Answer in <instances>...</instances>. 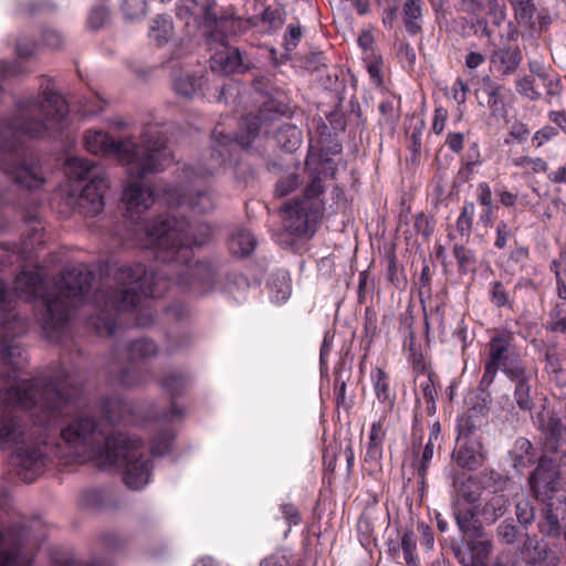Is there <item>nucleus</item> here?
<instances>
[{
  "label": "nucleus",
  "instance_id": "obj_1",
  "mask_svg": "<svg viewBox=\"0 0 566 566\" xmlns=\"http://www.w3.org/2000/svg\"><path fill=\"white\" fill-rule=\"evenodd\" d=\"M155 243V258L165 265L157 273H148L145 265L134 263L118 268L114 274L118 290H97L94 295L96 313L88 324L101 336L115 333L117 315L135 310L147 297H160L168 281L196 296L212 293L217 285V269L209 261L191 264L192 245H203L211 237L207 223L191 224L185 218L160 216L144 227Z\"/></svg>",
  "mask_w": 566,
  "mask_h": 566
},
{
  "label": "nucleus",
  "instance_id": "obj_2",
  "mask_svg": "<svg viewBox=\"0 0 566 566\" xmlns=\"http://www.w3.org/2000/svg\"><path fill=\"white\" fill-rule=\"evenodd\" d=\"M67 114L64 97L49 87L38 97L21 99L18 114L0 123V172L21 187L40 188L44 182L40 165L33 159H18L15 153L22 146V137H44L60 129Z\"/></svg>",
  "mask_w": 566,
  "mask_h": 566
},
{
  "label": "nucleus",
  "instance_id": "obj_3",
  "mask_svg": "<svg viewBox=\"0 0 566 566\" xmlns=\"http://www.w3.org/2000/svg\"><path fill=\"white\" fill-rule=\"evenodd\" d=\"M85 148L95 155L114 156L126 167L128 176L135 181L127 185L123 192V201L132 219L138 217L154 203V193L145 188L139 179L164 170L171 160V151L167 147V138L158 125L144 127L140 143L132 138L114 140L101 130H88L84 136Z\"/></svg>",
  "mask_w": 566,
  "mask_h": 566
},
{
  "label": "nucleus",
  "instance_id": "obj_4",
  "mask_svg": "<svg viewBox=\"0 0 566 566\" xmlns=\"http://www.w3.org/2000/svg\"><path fill=\"white\" fill-rule=\"evenodd\" d=\"M62 440L78 453L80 449L105 470L123 468L124 481L132 490L149 483L151 460L140 439L122 432L108 434L94 417L80 413L60 431Z\"/></svg>",
  "mask_w": 566,
  "mask_h": 566
},
{
  "label": "nucleus",
  "instance_id": "obj_5",
  "mask_svg": "<svg viewBox=\"0 0 566 566\" xmlns=\"http://www.w3.org/2000/svg\"><path fill=\"white\" fill-rule=\"evenodd\" d=\"M94 281L84 264L65 268L51 289L43 283L40 269H24L15 277L14 290L20 298L41 300V321L48 333L62 331L71 319L73 308L85 302Z\"/></svg>",
  "mask_w": 566,
  "mask_h": 566
},
{
  "label": "nucleus",
  "instance_id": "obj_6",
  "mask_svg": "<svg viewBox=\"0 0 566 566\" xmlns=\"http://www.w3.org/2000/svg\"><path fill=\"white\" fill-rule=\"evenodd\" d=\"M287 112L289 107L285 104L269 99L263 103L258 114H249L242 118L240 133L234 138L223 128L217 126L212 132L210 154L193 165H185L178 169L179 177L188 184L193 179L206 181L209 177L222 172L237 161L238 147L248 149L261 132L269 134V126Z\"/></svg>",
  "mask_w": 566,
  "mask_h": 566
},
{
  "label": "nucleus",
  "instance_id": "obj_7",
  "mask_svg": "<svg viewBox=\"0 0 566 566\" xmlns=\"http://www.w3.org/2000/svg\"><path fill=\"white\" fill-rule=\"evenodd\" d=\"M78 395L80 388L62 370L50 377L27 379L6 390L0 389V403L27 411L34 424L50 429L61 421Z\"/></svg>",
  "mask_w": 566,
  "mask_h": 566
},
{
  "label": "nucleus",
  "instance_id": "obj_8",
  "mask_svg": "<svg viewBox=\"0 0 566 566\" xmlns=\"http://www.w3.org/2000/svg\"><path fill=\"white\" fill-rule=\"evenodd\" d=\"M0 448H13L9 463L24 482H33L44 468L41 443L33 442L21 421L10 411L0 412Z\"/></svg>",
  "mask_w": 566,
  "mask_h": 566
},
{
  "label": "nucleus",
  "instance_id": "obj_9",
  "mask_svg": "<svg viewBox=\"0 0 566 566\" xmlns=\"http://www.w3.org/2000/svg\"><path fill=\"white\" fill-rule=\"evenodd\" d=\"M326 174L313 175L305 186L303 196L285 205L284 231L298 239H310L321 222L325 202L321 198L325 191Z\"/></svg>",
  "mask_w": 566,
  "mask_h": 566
},
{
  "label": "nucleus",
  "instance_id": "obj_10",
  "mask_svg": "<svg viewBox=\"0 0 566 566\" xmlns=\"http://www.w3.org/2000/svg\"><path fill=\"white\" fill-rule=\"evenodd\" d=\"M157 353L158 347L151 339L143 337L129 342L125 350L120 354V358L128 360L132 365L122 367L115 381L127 388L144 384L147 380V374L136 367L134 363L151 358L156 356Z\"/></svg>",
  "mask_w": 566,
  "mask_h": 566
},
{
  "label": "nucleus",
  "instance_id": "obj_11",
  "mask_svg": "<svg viewBox=\"0 0 566 566\" xmlns=\"http://www.w3.org/2000/svg\"><path fill=\"white\" fill-rule=\"evenodd\" d=\"M559 454L543 451L537 467L528 478L532 492L537 500L546 501L559 490V479L564 468L559 465Z\"/></svg>",
  "mask_w": 566,
  "mask_h": 566
},
{
  "label": "nucleus",
  "instance_id": "obj_12",
  "mask_svg": "<svg viewBox=\"0 0 566 566\" xmlns=\"http://www.w3.org/2000/svg\"><path fill=\"white\" fill-rule=\"evenodd\" d=\"M222 24L221 20L218 24H212L211 28H203V34L207 36L210 49L212 50L213 45L221 46L210 57L211 70L230 74L248 69L243 63L241 51L227 44V36L221 32Z\"/></svg>",
  "mask_w": 566,
  "mask_h": 566
},
{
  "label": "nucleus",
  "instance_id": "obj_13",
  "mask_svg": "<svg viewBox=\"0 0 566 566\" xmlns=\"http://www.w3.org/2000/svg\"><path fill=\"white\" fill-rule=\"evenodd\" d=\"M177 184L165 189L166 200L171 206L188 205L193 212L206 213L214 208V197L208 189H193L205 180L193 179L184 182L177 175Z\"/></svg>",
  "mask_w": 566,
  "mask_h": 566
},
{
  "label": "nucleus",
  "instance_id": "obj_14",
  "mask_svg": "<svg viewBox=\"0 0 566 566\" xmlns=\"http://www.w3.org/2000/svg\"><path fill=\"white\" fill-rule=\"evenodd\" d=\"M509 3L517 24L533 32H545L553 22L549 10L543 7L538 8L535 0H510Z\"/></svg>",
  "mask_w": 566,
  "mask_h": 566
},
{
  "label": "nucleus",
  "instance_id": "obj_15",
  "mask_svg": "<svg viewBox=\"0 0 566 566\" xmlns=\"http://www.w3.org/2000/svg\"><path fill=\"white\" fill-rule=\"evenodd\" d=\"M505 376L512 380L514 385V400L517 407L523 411H531L534 407L535 388L534 370L524 366H506Z\"/></svg>",
  "mask_w": 566,
  "mask_h": 566
},
{
  "label": "nucleus",
  "instance_id": "obj_16",
  "mask_svg": "<svg viewBox=\"0 0 566 566\" xmlns=\"http://www.w3.org/2000/svg\"><path fill=\"white\" fill-rule=\"evenodd\" d=\"M535 423L544 436L543 451L551 452V454H559L566 451L563 448L565 442L563 436L566 428L556 413L543 409L536 415Z\"/></svg>",
  "mask_w": 566,
  "mask_h": 566
},
{
  "label": "nucleus",
  "instance_id": "obj_17",
  "mask_svg": "<svg viewBox=\"0 0 566 566\" xmlns=\"http://www.w3.org/2000/svg\"><path fill=\"white\" fill-rule=\"evenodd\" d=\"M108 182L104 175H95L82 189L76 199V209L81 214L95 217L104 209V195Z\"/></svg>",
  "mask_w": 566,
  "mask_h": 566
},
{
  "label": "nucleus",
  "instance_id": "obj_18",
  "mask_svg": "<svg viewBox=\"0 0 566 566\" xmlns=\"http://www.w3.org/2000/svg\"><path fill=\"white\" fill-rule=\"evenodd\" d=\"M40 44L30 33L22 31L14 39V52L18 61L0 62V71L4 77L14 76L20 74L22 70V62L34 59L39 52Z\"/></svg>",
  "mask_w": 566,
  "mask_h": 566
},
{
  "label": "nucleus",
  "instance_id": "obj_19",
  "mask_svg": "<svg viewBox=\"0 0 566 566\" xmlns=\"http://www.w3.org/2000/svg\"><path fill=\"white\" fill-rule=\"evenodd\" d=\"M513 336L511 333L502 332L493 336L490 340L489 360L496 363L501 366L502 371L505 374L507 366H524L518 355L510 352Z\"/></svg>",
  "mask_w": 566,
  "mask_h": 566
},
{
  "label": "nucleus",
  "instance_id": "obj_20",
  "mask_svg": "<svg viewBox=\"0 0 566 566\" xmlns=\"http://www.w3.org/2000/svg\"><path fill=\"white\" fill-rule=\"evenodd\" d=\"M491 66L502 75L515 73L522 62V53L517 45L504 43L493 49L489 56Z\"/></svg>",
  "mask_w": 566,
  "mask_h": 566
},
{
  "label": "nucleus",
  "instance_id": "obj_21",
  "mask_svg": "<svg viewBox=\"0 0 566 566\" xmlns=\"http://www.w3.org/2000/svg\"><path fill=\"white\" fill-rule=\"evenodd\" d=\"M453 460L462 469H478L483 462L482 444L476 439L458 438Z\"/></svg>",
  "mask_w": 566,
  "mask_h": 566
},
{
  "label": "nucleus",
  "instance_id": "obj_22",
  "mask_svg": "<svg viewBox=\"0 0 566 566\" xmlns=\"http://www.w3.org/2000/svg\"><path fill=\"white\" fill-rule=\"evenodd\" d=\"M427 11L423 0H405L400 9V18L406 32L410 36L421 34Z\"/></svg>",
  "mask_w": 566,
  "mask_h": 566
},
{
  "label": "nucleus",
  "instance_id": "obj_23",
  "mask_svg": "<svg viewBox=\"0 0 566 566\" xmlns=\"http://www.w3.org/2000/svg\"><path fill=\"white\" fill-rule=\"evenodd\" d=\"M0 324L7 332H11L17 326V332L12 331L13 334H22L28 329V324L24 318L19 316L14 311V302L10 298L8 289L2 280H0Z\"/></svg>",
  "mask_w": 566,
  "mask_h": 566
},
{
  "label": "nucleus",
  "instance_id": "obj_24",
  "mask_svg": "<svg viewBox=\"0 0 566 566\" xmlns=\"http://www.w3.org/2000/svg\"><path fill=\"white\" fill-rule=\"evenodd\" d=\"M510 506V500L505 494L493 493L478 510V513L486 524H494L509 512Z\"/></svg>",
  "mask_w": 566,
  "mask_h": 566
},
{
  "label": "nucleus",
  "instance_id": "obj_25",
  "mask_svg": "<svg viewBox=\"0 0 566 566\" xmlns=\"http://www.w3.org/2000/svg\"><path fill=\"white\" fill-rule=\"evenodd\" d=\"M334 376L336 406L349 410L353 406V399L347 398V381L352 377L350 366H347L345 361H340L335 368Z\"/></svg>",
  "mask_w": 566,
  "mask_h": 566
},
{
  "label": "nucleus",
  "instance_id": "obj_26",
  "mask_svg": "<svg viewBox=\"0 0 566 566\" xmlns=\"http://www.w3.org/2000/svg\"><path fill=\"white\" fill-rule=\"evenodd\" d=\"M462 541L472 558L486 560L493 552V542L484 528L462 537Z\"/></svg>",
  "mask_w": 566,
  "mask_h": 566
},
{
  "label": "nucleus",
  "instance_id": "obj_27",
  "mask_svg": "<svg viewBox=\"0 0 566 566\" xmlns=\"http://www.w3.org/2000/svg\"><path fill=\"white\" fill-rule=\"evenodd\" d=\"M174 23L169 15H157L149 23L148 38L157 46H164L174 36Z\"/></svg>",
  "mask_w": 566,
  "mask_h": 566
},
{
  "label": "nucleus",
  "instance_id": "obj_28",
  "mask_svg": "<svg viewBox=\"0 0 566 566\" xmlns=\"http://www.w3.org/2000/svg\"><path fill=\"white\" fill-rule=\"evenodd\" d=\"M271 298L276 304L285 303L292 293L291 276L287 271L279 270L269 280Z\"/></svg>",
  "mask_w": 566,
  "mask_h": 566
},
{
  "label": "nucleus",
  "instance_id": "obj_29",
  "mask_svg": "<svg viewBox=\"0 0 566 566\" xmlns=\"http://www.w3.org/2000/svg\"><path fill=\"white\" fill-rule=\"evenodd\" d=\"M484 92L486 93V106L492 116L503 117L506 114L504 96L502 94L503 86L491 81L489 76L483 78Z\"/></svg>",
  "mask_w": 566,
  "mask_h": 566
},
{
  "label": "nucleus",
  "instance_id": "obj_30",
  "mask_svg": "<svg viewBox=\"0 0 566 566\" xmlns=\"http://www.w3.org/2000/svg\"><path fill=\"white\" fill-rule=\"evenodd\" d=\"M274 139L277 146L292 153L302 144V132L291 123H284L275 130Z\"/></svg>",
  "mask_w": 566,
  "mask_h": 566
},
{
  "label": "nucleus",
  "instance_id": "obj_31",
  "mask_svg": "<svg viewBox=\"0 0 566 566\" xmlns=\"http://www.w3.org/2000/svg\"><path fill=\"white\" fill-rule=\"evenodd\" d=\"M1 354L4 363L11 368V371H8V377L15 379L17 371L23 369L28 364L25 352L17 343H7L2 346Z\"/></svg>",
  "mask_w": 566,
  "mask_h": 566
},
{
  "label": "nucleus",
  "instance_id": "obj_32",
  "mask_svg": "<svg viewBox=\"0 0 566 566\" xmlns=\"http://www.w3.org/2000/svg\"><path fill=\"white\" fill-rule=\"evenodd\" d=\"M465 11L479 12L486 10L497 23L505 19V3L503 0H460Z\"/></svg>",
  "mask_w": 566,
  "mask_h": 566
},
{
  "label": "nucleus",
  "instance_id": "obj_33",
  "mask_svg": "<svg viewBox=\"0 0 566 566\" xmlns=\"http://www.w3.org/2000/svg\"><path fill=\"white\" fill-rule=\"evenodd\" d=\"M190 382V376L188 373L182 370H169L160 379V386L166 390L172 398L185 394Z\"/></svg>",
  "mask_w": 566,
  "mask_h": 566
},
{
  "label": "nucleus",
  "instance_id": "obj_34",
  "mask_svg": "<svg viewBox=\"0 0 566 566\" xmlns=\"http://www.w3.org/2000/svg\"><path fill=\"white\" fill-rule=\"evenodd\" d=\"M103 415L106 421L114 424L120 421H125L132 411L128 402L120 397H111L103 402Z\"/></svg>",
  "mask_w": 566,
  "mask_h": 566
},
{
  "label": "nucleus",
  "instance_id": "obj_35",
  "mask_svg": "<svg viewBox=\"0 0 566 566\" xmlns=\"http://www.w3.org/2000/svg\"><path fill=\"white\" fill-rule=\"evenodd\" d=\"M228 244L232 254L238 256H247L254 251L256 240L250 231L240 229L232 233Z\"/></svg>",
  "mask_w": 566,
  "mask_h": 566
},
{
  "label": "nucleus",
  "instance_id": "obj_36",
  "mask_svg": "<svg viewBox=\"0 0 566 566\" xmlns=\"http://www.w3.org/2000/svg\"><path fill=\"white\" fill-rule=\"evenodd\" d=\"M478 510L472 507H455L453 515L462 537L483 528L482 523L476 518Z\"/></svg>",
  "mask_w": 566,
  "mask_h": 566
},
{
  "label": "nucleus",
  "instance_id": "obj_37",
  "mask_svg": "<svg viewBox=\"0 0 566 566\" xmlns=\"http://www.w3.org/2000/svg\"><path fill=\"white\" fill-rule=\"evenodd\" d=\"M66 172L72 179L82 180L95 175H104V172L93 163L77 157L69 158L66 161Z\"/></svg>",
  "mask_w": 566,
  "mask_h": 566
},
{
  "label": "nucleus",
  "instance_id": "obj_38",
  "mask_svg": "<svg viewBox=\"0 0 566 566\" xmlns=\"http://www.w3.org/2000/svg\"><path fill=\"white\" fill-rule=\"evenodd\" d=\"M371 381L378 401L392 408L395 397L391 395L387 374L381 368H376L371 371Z\"/></svg>",
  "mask_w": 566,
  "mask_h": 566
},
{
  "label": "nucleus",
  "instance_id": "obj_39",
  "mask_svg": "<svg viewBox=\"0 0 566 566\" xmlns=\"http://www.w3.org/2000/svg\"><path fill=\"white\" fill-rule=\"evenodd\" d=\"M0 566H29L20 556L15 544L7 539L6 534L0 528Z\"/></svg>",
  "mask_w": 566,
  "mask_h": 566
},
{
  "label": "nucleus",
  "instance_id": "obj_40",
  "mask_svg": "<svg viewBox=\"0 0 566 566\" xmlns=\"http://www.w3.org/2000/svg\"><path fill=\"white\" fill-rule=\"evenodd\" d=\"M419 389L426 400V411L429 416H433L437 411L436 400L438 398V388L436 386L433 375L423 373L418 377Z\"/></svg>",
  "mask_w": 566,
  "mask_h": 566
},
{
  "label": "nucleus",
  "instance_id": "obj_41",
  "mask_svg": "<svg viewBox=\"0 0 566 566\" xmlns=\"http://www.w3.org/2000/svg\"><path fill=\"white\" fill-rule=\"evenodd\" d=\"M172 87L179 96L191 98L201 87V77L189 73L180 74L175 78Z\"/></svg>",
  "mask_w": 566,
  "mask_h": 566
},
{
  "label": "nucleus",
  "instance_id": "obj_42",
  "mask_svg": "<svg viewBox=\"0 0 566 566\" xmlns=\"http://www.w3.org/2000/svg\"><path fill=\"white\" fill-rule=\"evenodd\" d=\"M111 21V7L106 2L101 1L95 3L90 10L86 23L91 30L97 31L106 27Z\"/></svg>",
  "mask_w": 566,
  "mask_h": 566
},
{
  "label": "nucleus",
  "instance_id": "obj_43",
  "mask_svg": "<svg viewBox=\"0 0 566 566\" xmlns=\"http://www.w3.org/2000/svg\"><path fill=\"white\" fill-rule=\"evenodd\" d=\"M522 554L528 563L536 565L546 559L547 548L536 536H527L522 546Z\"/></svg>",
  "mask_w": 566,
  "mask_h": 566
},
{
  "label": "nucleus",
  "instance_id": "obj_44",
  "mask_svg": "<svg viewBox=\"0 0 566 566\" xmlns=\"http://www.w3.org/2000/svg\"><path fill=\"white\" fill-rule=\"evenodd\" d=\"M119 11L126 22H136L144 19L147 14L146 0H122Z\"/></svg>",
  "mask_w": 566,
  "mask_h": 566
},
{
  "label": "nucleus",
  "instance_id": "obj_45",
  "mask_svg": "<svg viewBox=\"0 0 566 566\" xmlns=\"http://www.w3.org/2000/svg\"><path fill=\"white\" fill-rule=\"evenodd\" d=\"M453 255L461 274L475 272L478 259L473 250L465 248L463 244H454Z\"/></svg>",
  "mask_w": 566,
  "mask_h": 566
},
{
  "label": "nucleus",
  "instance_id": "obj_46",
  "mask_svg": "<svg viewBox=\"0 0 566 566\" xmlns=\"http://www.w3.org/2000/svg\"><path fill=\"white\" fill-rule=\"evenodd\" d=\"M489 300L495 307L513 308L514 301L505 284L501 281H493L489 285Z\"/></svg>",
  "mask_w": 566,
  "mask_h": 566
},
{
  "label": "nucleus",
  "instance_id": "obj_47",
  "mask_svg": "<svg viewBox=\"0 0 566 566\" xmlns=\"http://www.w3.org/2000/svg\"><path fill=\"white\" fill-rule=\"evenodd\" d=\"M400 551H402L403 559L408 566H419L417 539L413 531L407 530L402 533L400 537Z\"/></svg>",
  "mask_w": 566,
  "mask_h": 566
},
{
  "label": "nucleus",
  "instance_id": "obj_48",
  "mask_svg": "<svg viewBox=\"0 0 566 566\" xmlns=\"http://www.w3.org/2000/svg\"><path fill=\"white\" fill-rule=\"evenodd\" d=\"M175 433L171 428L161 429L151 440L150 450L154 455L167 454L174 442Z\"/></svg>",
  "mask_w": 566,
  "mask_h": 566
},
{
  "label": "nucleus",
  "instance_id": "obj_49",
  "mask_svg": "<svg viewBox=\"0 0 566 566\" xmlns=\"http://www.w3.org/2000/svg\"><path fill=\"white\" fill-rule=\"evenodd\" d=\"M483 422L484 418L482 416L469 413L467 416L461 417L458 423V438L474 439L472 436L479 428H481Z\"/></svg>",
  "mask_w": 566,
  "mask_h": 566
},
{
  "label": "nucleus",
  "instance_id": "obj_50",
  "mask_svg": "<svg viewBox=\"0 0 566 566\" xmlns=\"http://www.w3.org/2000/svg\"><path fill=\"white\" fill-rule=\"evenodd\" d=\"M195 4L193 12L190 15H202L203 25L202 28H211L212 24H218L219 20L212 12L214 0H192Z\"/></svg>",
  "mask_w": 566,
  "mask_h": 566
},
{
  "label": "nucleus",
  "instance_id": "obj_51",
  "mask_svg": "<svg viewBox=\"0 0 566 566\" xmlns=\"http://www.w3.org/2000/svg\"><path fill=\"white\" fill-rule=\"evenodd\" d=\"M516 228H513L509 222L500 220L495 227L494 247L499 250L507 248L509 241L516 235Z\"/></svg>",
  "mask_w": 566,
  "mask_h": 566
},
{
  "label": "nucleus",
  "instance_id": "obj_52",
  "mask_svg": "<svg viewBox=\"0 0 566 566\" xmlns=\"http://www.w3.org/2000/svg\"><path fill=\"white\" fill-rule=\"evenodd\" d=\"M515 87L520 95L530 101H537L542 97V94L535 87V80L531 75H525L515 81Z\"/></svg>",
  "mask_w": 566,
  "mask_h": 566
},
{
  "label": "nucleus",
  "instance_id": "obj_53",
  "mask_svg": "<svg viewBox=\"0 0 566 566\" xmlns=\"http://www.w3.org/2000/svg\"><path fill=\"white\" fill-rule=\"evenodd\" d=\"M261 20L268 23L270 29L276 31L281 29L285 22V11L283 9L266 7L261 14Z\"/></svg>",
  "mask_w": 566,
  "mask_h": 566
},
{
  "label": "nucleus",
  "instance_id": "obj_54",
  "mask_svg": "<svg viewBox=\"0 0 566 566\" xmlns=\"http://www.w3.org/2000/svg\"><path fill=\"white\" fill-rule=\"evenodd\" d=\"M459 494L465 502L473 504L481 497L480 485L474 479L469 478L462 482Z\"/></svg>",
  "mask_w": 566,
  "mask_h": 566
},
{
  "label": "nucleus",
  "instance_id": "obj_55",
  "mask_svg": "<svg viewBox=\"0 0 566 566\" xmlns=\"http://www.w3.org/2000/svg\"><path fill=\"white\" fill-rule=\"evenodd\" d=\"M301 184L300 176L295 172L283 176L276 184L275 192L280 197H285L295 190Z\"/></svg>",
  "mask_w": 566,
  "mask_h": 566
},
{
  "label": "nucleus",
  "instance_id": "obj_56",
  "mask_svg": "<svg viewBox=\"0 0 566 566\" xmlns=\"http://www.w3.org/2000/svg\"><path fill=\"white\" fill-rule=\"evenodd\" d=\"M303 36V29L300 24H289L283 36V46L286 52H292L298 45Z\"/></svg>",
  "mask_w": 566,
  "mask_h": 566
},
{
  "label": "nucleus",
  "instance_id": "obj_57",
  "mask_svg": "<svg viewBox=\"0 0 566 566\" xmlns=\"http://www.w3.org/2000/svg\"><path fill=\"white\" fill-rule=\"evenodd\" d=\"M541 531L551 536L559 535L560 527L558 516L553 512L551 505H548L544 512Z\"/></svg>",
  "mask_w": 566,
  "mask_h": 566
},
{
  "label": "nucleus",
  "instance_id": "obj_58",
  "mask_svg": "<svg viewBox=\"0 0 566 566\" xmlns=\"http://www.w3.org/2000/svg\"><path fill=\"white\" fill-rule=\"evenodd\" d=\"M381 458L382 444L368 442L364 461L369 465V469L373 471L379 470Z\"/></svg>",
  "mask_w": 566,
  "mask_h": 566
},
{
  "label": "nucleus",
  "instance_id": "obj_59",
  "mask_svg": "<svg viewBox=\"0 0 566 566\" xmlns=\"http://www.w3.org/2000/svg\"><path fill=\"white\" fill-rule=\"evenodd\" d=\"M516 517L521 525H530L535 517V511L528 500H521L516 503Z\"/></svg>",
  "mask_w": 566,
  "mask_h": 566
},
{
  "label": "nucleus",
  "instance_id": "obj_60",
  "mask_svg": "<svg viewBox=\"0 0 566 566\" xmlns=\"http://www.w3.org/2000/svg\"><path fill=\"white\" fill-rule=\"evenodd\" d=\"M496 534L503 543L512 545L516 542L518 528L512 522L505 520L497 526Z\"/></svg>",
  "mask_w": 566,
  "mask_h": 566
},
{
  "label": "nucleus",
  "instance_id": "obj_61",
  "mask_svg": "<svg viewBox=\"0 0 566 566\" xmlns=\"http://www.w3.org/2000/svg\"><path fill=\"white\" fill-rule=\"evenodd\" d=\"M387 279L396 287H399L400 285L405 284L402 268L398 264L395 255H390L388 258Z\"/></svg>",
  "mask_w": 566,
  "mask_h": 566
},
{
  "label": "nucleus",
  "instance_id": "obj_62",
  "mask_svg": "<svg viewBox=\"0 0 566 566\" xmlns=\"http://www.w3.org/2000/svg\"><path fill=\"white\" fill-rule=\"evenodd\" d=\"M528 70L531 76L535 80L537 77L541 82L546 81L547 77L554 73L552 67L545 64L542 60L534 59L528 61Z\"/></svg>",
  "mask_w": 566,
  "mask_h": 566
},
{
  "label": "nucleus",
  "instance_id": "obj_63",
  "mask_svg": "<svg viewBox=\"0 0 566 566\" xmlns=\"http://www.w3.org/2000/svg\"><path fill=\"white\" fill-rule=\"evenodd\" d=\"M63 35L53 29H45L42 32V44L51 50H60L64 45Z\"/></svg>",
  "mask_w": 566,
  "mask_h": 566
},
{
  "label": "nucleus",
  "instance_id": "obj_64",
  "mask_svg": "<svg viewBox=\"0 0 566 566\" xmlns=\"http://www.w3.org/2000/svg\"><path fill=\"white\" fill-rule=\"evenodd\" d=\"M283 518L286 521L289 526L298 525L302 521L298 509L291 503L282 504L280 506Z\"/></svg>",
  "mask_w": 566,
  "mask_h": 566
}]
</instances>
